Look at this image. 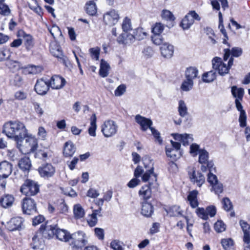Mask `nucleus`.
<instances>
[{
	"instance_id": "338daca9",
	"label": "nucleus",
	"mask_w": 250,
	"mask_h": 250,
	"mask_svg": "<svg viewBox=\"0 0 250 250\" xmlns=\"http://www.w3.org/2000/svg\"><path fill=\"white\" fill-rule=\"evenodd\" d=\"M6 65L10 69H18L21 66L20 63L18 61H13L11 60H8L7 61Z\"/></svg>"
},
{
	"instance_id": "ea45409f",
	"label": "nucleus",
	"mask_w": 250,
	"mask_h": 250,
	"mask_svg": "<svg viewBox=\"0 0 250 250\" xmlns=\"http://www.w3.org/2000/svg\"><path fill=\"white\" fill-rule=\"evenodd\" d=\"M231 91L233 96L236 98L235 100H242L244 94L243 88H238L236 86H233L231 87Z\"/></svg>"
},
{
	"instance_id": "473e14b6",
	"label": "nucleus",
	"mask_w": 250,
	"mask_h": 250,
	"mask_svg": "<svg viewBox=\"0 0 250 250\" xmlns=\"http://www.w3.org/2000/svg\"><path fill=\"white\" fill-rule=\"evenodd\" d=\"M18 165L23 171L28 172L31 167V163L28 157H24L19 161Z\"/></svg>"
},
{
	"instance_id": "c9c22d12",
	"label": "nucleus",
	"mask_w": 250,
	"mask_h": 250,
	"mask_svg": "<svg viewBox=\"0 0 250 250\" xmlns=\"http://www.w3.org/2000/svg\"><path fill=\"white\" fill-rule=\"evenodd\" d=\"M96 116L95 114H92L90 118V125L88 128V134L90 136L95 137L96 136V130L97 129Z\"/></svg>"
},
{
	"instance_id": "de8ad7c7",
	"label": "nucleus",
	"mask_w": 250,
	"mask_h": 250,
	"mask_svg": "<svg viewBox=\"0 0 250 250\" xmlns=\"http://www.w3.org/2000/svg\"><path fill=\"white\" fill-rule=\"evenodd\" d=\"M221 243L225 250H231L234 245L233 240L229 238L222 239Z\"/></svg>"
},
{
	"instance_id": "37998d69",
	"label": "nucleus",
	"mask_w": 250,
	"mask_h": 250,
	"mask_svg": "<svg viewBox=\"0 0 250 250\" xmlns=\"http://www.w3.org/2000/svg\"><path fill=\"white\" fill-rule=\"evenodd\" d=\"M42 236L40 231H37L32 238V242L31 245L33 249H39L41 246L42 240L40 237Z\"/></svg>"
},
{
	"instance_id": "6e6552de",
	"label": "nucleus",
	"mask_w": 250,
	"mask_h": 250,
	"mask_svg": "<svg viewBox=\"0 0 250 250\" xmlns=\"http://www.w3.org/2000/svg\"><path fill=\"white\" fill-rule=\"evenodd\" d=\"M200 20L201 17L195 11H190L182 20L180 26L184 30H187L194 24L195 21Z\"/></svg>"
},
{
	"instance_id": "c03bdc74",
	"label": "nucleus",
	"mask_w": 250,
	"mask_h": 250,
	"mask_svg": "<svg viewBox=\"0 0 250 250\" xmlns=\"http://www.w3.org/2000/svg\"><path fill=\"white\" fill-rule=\"evenodd\" d=\"M168 213L170 216H183L184 217L185 216L183 214V211L178 206H173L171 207L169 209Z\"/></svg>"
},
{
	"instance_id": "69168bd1",
	"label": "nucleus",
	"mask_w": 250,
	"mask_h": 250,
	"mask_svg": "<svg viewBox=\"0 0 250 250\" xmlns=\"http://www.w3.org/2000/svg\"><path fill=\"white\" fill-rule=\"evenodd\" d=\"M11 56V52L7 49L0 50V62L9 59Z\"/></svg>"
},
{
	"instance_id": "9d476101",
	"label": "nucleus",
	"mask_w": 250,
	"mask_h": 250,
	"mask_svg": "<svg viewBox=\"0 0 250 250\" xmlns=\"http://www.w3.org/2000/svg\"><path fill=\"white\" fill-rule=\"evenodd\" d=\"M23 213L27 215H33L37 212L36 203L30 198H24L22 202Z\"/></svg>"
},
{
	"instance_id": "864d4df0",
	"label": "nucleus",
	"mask_w": 250,
	"mask_h": 250,
	"mask_svg": "<svg viewBox=\"0 0 250 250\" xmlns=\"http://www.w3.org/2000/svg\"><path fill=\"white\" fill-rule=\"evenodd\" d=\"M193 85V80L186 79L185 81H183L181 86V88L184 91H188L192 88Z\"/></svg>"
},
{
	"instance_id": "5fc2aeb1",
	"label": "nucleus",
	"mask_w": 250,
	"mask_h": 250,
	"mask_svg": "<svg viewBox=\"0 0 250 250\" xmlns=\"http://www.w3.org/2000/svg\"><path fill=\"white\" fill-rule=\"evenodd\" d=\"M202 149L200 148L199 145L196 143H193L190 146L189 153L192 156H196Z\"/></svg>"
},
{
	"instance_id": "603ef678",
	"label": "nucleus",
	"mask_w": 250,
	"mask_h": 250,
	"mask_svg": "<svg viewBox=\"0 0 250 250\" xmlns=\"http://www.w3.org/2000/svg\"><path fill=\"white\" fill-rule=\"evenodd\" d=\"M101 49L99 47L91 48L89 49V52L90 57L92 60L98 61L99 59V56Z\"/></svg>"
},
{
	"instance_id": "5701e85b",
	"label": "nucleus",
	"mask_w": 250,
	"mask_h": 250,
	"mask_svg": "<svg viewBox=\"0 0 250 250\" xmlns=\"http://www.w3.org/2000/svg\"><path fill=\"white\" fill-rule=\"evenodd\" d=\"M239 224L244 233L243 241L245 243H250V225L247 222L240 220Z\"/></svg>"
},
{
	"instance_id": "c756f323",
	"label": "nucleus",
	"mask_w": 250,
	"mask_h": 250,
	"mask_svg": "<svg viewBox=\"0 0 250 250\" xmlns=\"http://www.w3.org/2000/svg\"><path fill=\"white\" fill-rule=\"evenodd\" d=\"M52 151L47 147L39 149L36 153V157L45 161L51 157Z\"/></svg>"
},
{
	"instance_id": "e433bc0d",
	"label": "nucleus",
	"mask_w": 250,
	"mask_h": 250,
	"mask_svg": "<svg viewBox=\"0 0 250 250\" xmlns=\"http://www.w3.org/2000/svg\"><path fill=\"white\" fill-rule=\"evenodd\" d=\"M132 36L134 37V42L135 40L141 41L144 39L147 36V33L142 28H137L133 31Z\"/></svg>"
},
{
	"instance_id": "13d9d810",
	"label": "nucleus",
	"mask_w": 250,
	"mask_h": 250,
	"mask_svg": "<svg viewBox=\"0 0 250 250\" xmlns=\"http://www.w3.org/2000/svg\"><path fill=\"white\" fill-rule=\"evenodd\" d=\"M214 229L217 232H222L226 230V226L222 221H217L214 226Z\"/></svg>"
},
{
	"instance_id": "f704fd0d",
	"label": "nucleus",
	"mask_w": 250,
	"mask_h": 250,
	"mask_svg": "<svg viewBox=\"0 0 250 250\" xmlns=\"http://www.w3.org/2000/svg\"><path fill=\"white\" fill-rule=\"evenodd\" d=\"M110 68L109 64L104 60L102 59L100 63V68L99 70V75L102 77H107L109 74V71Z\"/></svg>"
},
{
	"instance_id": "4be33fe9",
	"label": "nucleus",
	"mask_w": 250,
	"mask_h": 250,
	"mask_svg": "<svg viewBox=\"0 0 250 250\" xmlns=\"http://www.w3.org/2000/svg\"><path fill=\"white\" fill-rule=\"evenodd\" d=\"M12 171V165L7 161L0 163V177L3 178L8 177Z\"/></svg>"
},
{
	"instance_id": "2f4dec72",
	"label": "nucleus",
	"mask_w": 250,
	"mask_h": 250,
	"mask_svg": "<svg viewBox=\"0 0 250 250\" xmlns=\"http://www.w3.org/2000/svg\"><path fill=\"white\" fill-rule=\"evenodd\" d=\"M153 213V207L151 204L145 202L142 203L141 213L146 217H149Z\"/></svg>"
},
{
	"instance_id": "0eeeda50",
	"label": "nucleus",
	"mask_w": 250,
	"mask_h": 250,
	"mask_svg": "<svg viewBox=\"0 0 250 250\" xmlns=\"http://www.w3.org/2000/svg\"><path fill=\"white\" fill-rule=\"evenodd\" d=\"M118 129L116 123L113 120L105 121L101 126V131L105 137L109 138L115 135Z\"/></svg>"
},
{
	"instance_id": "1a4fd4ad",
	"label": "nucleus",
	"mask_w": 250,
	"mask_h": 250,
	"mask_svg": "<svg viewBox=\"0 0 250 250\" xmlns=\"http://www.w3.org/2000/svg\"><path fill=\"white\" fill-rule=\"evenodd\" d=\"M198 162L202 164L201 170L203 172H205L208 169L210 170L213 167V163L211 161H208L209 154L208 152L205 149L200 151L199 153Z\"/></svg>"
},
{
	"instance_id": "09e8293b",
	"label": "nucleus",
	"mask_w": 250,
	"mask_h": 250,
	"mask_svg": "<svg viewBox=\"0 0 250 250\" xmlns=\"http://www.w3.org/2000/svg\"><path fill=\"white\" fill-rule=\"evenodd\" d=\"M216 77V73L214 71H210L204 73L203 75V81L204 82L210 83L214 81Z\"/></svg>"
},
{
	"instance_id": "aec40b11",
	"label": "nucleus",
	"mask_w": 250,
	"mask_h": 250,
	"mask_svg": "<svg viewBox=\"0 0 250 250\" xmlns=\"http://www.w3.org/2000/svg\"><path fill=\"white\" fill-rule=\"evenodd\" d=\"M172 136L175 140L180 142L183 146H188L193 141L192 134L176 133Z\"/></svg>"
},
{
	"instance_id": "ddd939ff",
	"label": "nucleus",
	"mask_w": 250,
	"mask_h": 250,
	"mask_svg": "<svg viewBox=\"0 0 250 250\" xmlns=\"http://www.w3.org/2000/svg\"><path fill=\"white\" fill-rule=\"evenodd\" d=\"M104 22L110 26L115 25L119 19V15L115 10H111L105 13L103 17Z\"/></svg>"
},
{
	"instance_id": "9b49d317",
	"label": "nucleus",
	"mask_w": 250,
	"mask_h": 250,
	"mask_svg": "<svg viewBox=\"0 0 250 250\" xmlns=\"http://www.w3.org/2000/svg\"><path fill=\"white\" fill-rule=\"evenodd\" d=\"M50 53L58 59L59 62L65 66L67 65L68 59L62 52L61 47L56 43H53L50 46Z\"/></svg>"
},
{
	"instance_id": "7ed1b4c3",
	"label": "nucleus",
	"mask_w": 250,
	"mask_h": 250,
	"mask_svg": "<svg viewBox=\"0 0 250 250\" xmlns=\"http://www.w3.org/2000/svg\"><path fill=\"white\" fill-rule=\"evenodd\" d=\"M70 245L72 250H82L87 243V240L85 234L82 231H79L71 235Z\"/></svg>"
},
{
	"instance_id": "f3484780",
	"label": "nucleus",
	"mask_w": 250,
	"mask_h": 250,
	"mask_svg": "<svg viewBox=\"0 0 250 250\" xmlns=\"http://www.w3.org/2000/svg\"><path fill=\"white\" fill-rule=\"evenodd\" d=\"M65 79L62 77L54 75L51 77L48 83L52 89H59L62 88L65 85Z\"/></svg>"
},
{
	"instance_id": "39448f33",
	"label": "nucleus",
	"mask_w": 250,
	"mask_h": 250,
	"mask_svg": "<svg viewBox=\"0 0 250 250\" xmlns=\"http://www.w3.org/2000/svg\"><path fill=\"white\" fill-rule=\"evenodd\" d=\"M21 145L19 146L18 144L17 147L20 151L23 154H28L31 152H34L38 147V141L33 137L29 136L25 139L24 145Z\"/></svg>"
},
{
	"instance_id": "6e6d98bb",
	"label": "nucleus",
	"mask_w": 250,
	"mask_h": 250,
	"mask_svg": "<svg viewBox=\"0 0 250 250\" xmlns=\"http://www.w3.org/2000/svg\"><path fill=\"white\" fill-rule=\"evenodd\" d=\"M42 70V68L40 66L34 65H29L27 67V71L29 74H37L40 73Z\"/></svg>"
},
{
	"instance_id": "412c9836",
	"label": "nucleus",
	"mask_w": 250,
	"mask_h": 250,
	"mask_svg": "<svg viewBox=\"0 0 250 250\" xmlns=\"http://www.w3.org/2000/svg\"><path fill=\"white\" fill-rule=\"evenodd\" d=\"M189 178L192 182L196 184L200 187L205 182L204 176L199 171L193 170L191 174H189Z\"/></svg>"
},
{
	"instance_id": "a19ab883",
	"label": "nucleus",
	"mask_w": 250,
	"mask_h": 250,
	"mask_svg": "<svg viewBox=\"0 0 250 250\" xmlns=\"http://www.w3.org/2000/svg\"><path fill=\"white\" fill-rule=\"evenodd\" d=\"M166 154L167 157L173 160H176L181 156L180 151L172 148H166Z\"/></svg>"
},
{
	"instance_id": "e2e57ef3",
	"label": "nucleus",
	"mask_w": 250,
	"mask_h": 250,
	"mask_svg": "<svg viewBox=\"0 0 250 250\" xmlns=\"http://www.w3.org/2000/svg\"><path fill=\"white\" fill-rule=\"evenodd\" d=\"M126 87L125 84H122L119 85L114 91L115 96L120 97L123 95L126 91Z\"/></svg>"
},
{
	"instance_id": "58836bf2",
	"label": "nucleus",
	"mask_w": 250,
	"mask_h": 250,
	"mask_svg": "<svg viewBox=\"0 0 250 250\" xmlns=\"http://www.w3.org/2000/svg\"><path fill=\"white\" fill-rule=\"evenodd\" d=\"M198 71L197 69L194 67H189L187 68L185 72L186 78L188 80H194L197 77Z\"/></svg>"
},
{
	"instance_id": "0e129e2a",
	"label": "nucleus",
	"mask_w": 250,
	"mask_h": 250,
	"mask_svg": "<svg viewBox=\"0 0 250 250\" xmlns=\"http://www.w3.org/2000/svg\"><path fill=\"white\" fill-rule=\"evenodd\" d=\"M164 26L161 23H156L152 29L154 34L160 35L163 31Z\"/></svg>"
},
{
	"instance_id": "7c9ffc66",
	"label": "nucleus",
	"mask_w": 250,
	"mask_h": 250,
	"mask_svg": "<svg viewBox=\"0 0 250 250\" xmlns=\"http://www.w3.org/2000/svg\"><path fill=\"white\" fill-rule=\"evenodd\" d=\"M149 185H145L141 187L139 191V196L144 200L149 199L151 196V189Z\"/></svg>"
},
{
	"instance_id": "c85d7f7f",
	"label": "nucleus",
	"mask_w": 250,
	"mask_h": 250,
	"mask_svg": "<svg viewBox=\"0 0 250 250\" xmlns=\"http://www.w3.org/2000/svg\"><path fill=\"white\" fill-rule=\"evenodd\" d=\"M198 194V191L196 190H193L189 192L187 197V200L188 204L193 208H196L199 206V202L197 199Z\"/></svg>"
},
{
	"instance_id": "a878e982",
	"label": "nucleus",
	"mask_w": 250,
	"mask_h": 250,
	"mask_svg": "<svg viewBox=\"0 0 250 250\" xmlns=\"http://www.w3.org/2000/svg\"><path fill=\"white\" fill-rule=\"evenodd\" d=\"M76 148L73 143L69 141L66 142L63 146V154L65 157H72L76 152Z\"/></svg>"
},
{
	"instance_id": "2eb2a0df",
	"label": "nucleus",
	"mask_w": 250,
	"mask_h": 250,
	"mask_svg": "<svg viewBox=\"0 0 250 250\" xmlns=\"http://www.w3.org/2000/svg\"><path fill=\"white\" fill-rule=\"evenodd\" d=\"M136 122L141 126V129L143 131H146L147 129H150L153 124L151 119L146 118L139 114L136 115L135 117Z\"/></svg>"
},
{
	"instance_id": "4d7b16f0",
	"label": "nucleus",
	"mask_w": 250,
	"mask_h": 250,
	"mask_svg": "<svg viewBox=\"0 0 250 250\" xmlns=\"http://www.w3.org/2000/svg\"><path fill=\"white\" fill-rule=\"evenodd\" d=\"M110 246L111 249L113 250H124V247H123V243L118 240H114L110 243Z\"/></svg>"
},
{
	"instance_id": "a18cd8bd",
	"label": "nucleus",
	"mask_w": 250,
	"mask_h": 250,
	"mask_svg": "<svg viewBox=\"0 0 250 250\" xmlns=\"http://www.w3.org/2000/svg\"><path fill=\"white\" fill-rule=\"evenodd\" d=\"M28 7L38 15L41 16L42 14V8L38 5L36 0H32V2L28 3Z\"/></svg>"
},
{
	"instance_id": "774afa93",
	"label": "nucleus",
	"mask_w": 250,
	"mask_h": 250,
	"mask_svg": "<svg viewBox=\"0 0 250 250\" xmlns=\"http://www.w3.org/2000/svg\"><path fill=\"white\" fill-rule=\"evenodd\" d=\"M212 186L211 191H213L216 194H219L223 191V185L221 183L217 182Z\"/></svg>"
},
{
	"instance_id": "052dcab7",
	"label": "nucleus",
	"mask_w": 250,
	"mask_h": 250,
	"mask_svg": "<svg viewBox=\"0 0 250 250\" xmlns=\"http://www.w3.org/2000/svg\"><path fill=\"white\" fill-rule=\"evenodd\" d=\"M196 213L198 217L204 220H207L208 219L206 209H205L203 208H198L196 209Z\"/></svg>"
},
{
	"instance_id": "cd10ccee",
	"label": "nucleus",
	"mask_w": 250,
	"mask_h": 250,
	"mask_svg": "<svg viewBox=\"0 0 250 250\" xmlns=\"http://www.w3.org/2000/svg\"><path fill=\"white\" fill-rule=\"evenodd\" d=\"M162 55L166 58H170L174 53V47L168 43H163L160 47Z\"/></svg>"
},
{
	"instance_id": "20e7f679",
	"label": "nucleus",
	"mask_w": 250,
	"mask_h": 250,
	"mask_svg": "<svg viewBox=\"0 0 250 250\" xmlns=\"http://www.w3.org/2000/svg\"><path fill=\"white\" fill-rule=\"evenodd\" d=\"M143 163L145 168H149L146 170L142 177V181L144 182L149 181V186L157 182V175L154 172V167L151 161L148 158L143 159Z\"/></svg>"
},
{
	"instance_id": "bb28decb",
	"label": "nucleus",
	"mask_w": 250,
	"mask_h": 250,
	"mask_svg": "<svg viewBox=\"0 0 250 250\" xmlns=\"http://www.w3.org/2000/svg\"><path fill=\"white\" fill-rule=\"evenodd\" d=\"M71 235L67 230L56 228L55 235L59 240L64 242H70Z\"/></svg>"
},
{
	"instance_id": "79ce46f5",
	"label": "nucleus",
	"mask_w": 250,
	"mask_h": 250,
	"mask_svg": "<svg viewBox=\"0 0 250 250\" xmlns=\"http://www.w3.org/2000/svg\"><path fill=\"white\" fill-rule=\"evenodd\" d=\"M178 111L179 115L182 117H185L188 114V107L185 102L182 100L179 101Z\"/></svg>"
},
{
	"instance_id": "f8f14e48",
	"label": "nucleus",
	"mask_w": 250,
	"mask_h": 250,
	"mask_svg": "<svg viewBox=\"0 0 250 250\" xmlns=\"http://www.w3.org/2000/svg\"><path fill=\"white\" fill-rule=\"evenodd\" d=\"M38 171L42 177L48 178L54 176L56 172V168L50 163L42 165L38 168Z\"/></svg>"
},
{
	"instance_id": "f03ea898",
	"label": "nucleus",
	"mask_w": 250,
	"mask_h": 250,
	"mask_svg": "<svg viewBox=\"0 0 250 250\" xmlns=\"http://www.w3.org/2000/svg\"><path fill=\"white\" fill-rule=\"evenodd\" d=\"M233 58L230 57L227 64L221 58L215 57L212 60V68L221 76H224L229 72L233 63Z\"/></svg>"
},
{
	"instance_id": "680f3d73",
	"label": "nucleus",
	"mask_w": 250,
	"mask_h": 250,
	"mask_svg": "<svg viewBox=\"0 0 250 250\" xmlns=\"http://www.w3.org/2000/svg\"><path fill=\"white\" fill-rule=\"evenodd\" d=\"M10 13V9L8 5L4 3H0V14L2 16H8Z\"/></svg>"
},
{
	"instance_id": "393cba45",
	"label": "nucleus",
	"mask_w": 250,
	"mask_h": 250,
	"mask_svg": "<svg viewBox=\"0 0 250 250\" xmlns=\"http://www.w3.org/2000/svg\"><path fill=\"white\" fill-rule=\"evenodd\" d=\"M224 51V60L225 62L229 59L230 54L232 58L238 57L242 55L243 52L242 48L238 47H233L231 50L229 48L225 49Z\"/></svg>"
},
{
	"instance_id": "b1692460",
	"label": "nucleus",
	"mask_w": 250,
	"mask_h": 250,
	"mask_svg": "<svg viewBox=\"0 0 250 250\" xmlns=\"http://www.w3.org/2000/svg\"><path fill=\"white\" fill-rule=\"evenodd\" d=\"M117 42L120 44H130L134 42V37L131 34L124 32L117 37Z\"/></svg>"
},
{
	"instance_id": "f257e3e1",
	"label": "nucleus",
	"mask_w": 250,
	"mask_h": 250,
	"mask_svg": "<svg viewBox=\"0 0 250 250\" xmlns=\"http://www.w3.org/2000/svg\"><path fill=\"white\" fill-rule=\"evenodd\" d=\"M3 132L8 138H13L19 146L22 143L27 134L24 125L19 121L6 123L4 125Z\"/></svg>"
},
{
	"instance_id": "49530a36",
	"label": "nucleus",
	"mask_w": 250,
	"mask_h": 250,
	"mask_svg": "<svg viewBox=\"0 0 250 250\" xmlns=\"http://www.w3.org/2000/svg\"><path fill=\"white\" fill-rule=\"evenodd\" d=\"M85 10L89 15L93 16L97 13V8L95 3L92 1H89L86 4Z\"/></svg>"
},
{
	"instance_id": "72a5a7b5",
	"label": "nucleus",
	"mask_w": 250,
	"mask_h": 250,
	"mask_svg": "<svg viewBox=\"0 0 250 250\" xmlns=\"http://www.w3.org/2000/svg\"><path fill=\"white\" fill-rule=\"evenodd\" d=\"M14 201V198L11 195H5L0 200V204L4 208H9L12 206Z\"/></svg>"
},
{
	"instance_id": "a211bd4d",
	"label": "nucleus",
	"mask_w": 250,
	"mask_h": 250,
	"mask_svg": "<svg viewBox=\"0 0 250 250\" xmlns=\"http://www.w3.org/2000/svg\"><path fill=\"white\" fill-rule=\"evenodd\" d=\"M23 222V219L20 217H16L12 218L7 223L6 227L10 231H14L21 228Z\"/></svg>"
},
{
	"instance_id": "4468645a",
	"label": "nucleus",
	"mask_w": 250,
	"mask_h": 250,
	"mask_svg": "<svg viewBox=\"0 0 250 250\" xmlns=\"http://www.w3.org/2000/svg\"><path fill=\"white\" fill-rule=\"evenodd\" d=\"M17 36L23 39L24 45L27 51H30L33 48L34 46V41L32 36L26 33L22 30L18 32Z\"/></svg>"
},
{
	"instance_id": "bf43d9fd",
	"label": "nucleus",
	"mask_w": 250,
	"mask_h": 250,
	"mask_svg": "<svg viewBox=\"0 0 250 250\" xmlns=\"http://www.w3.org/2000/svg\"><path fill=\"white\" fill-rule=\"evenodd\" d=\"M161 16L162 18L166 21H173L175 20L174 15L167 10H163Z\"/></svg>"
},
{
	"instance_id": "6ab92c4d",
	"label": "nucleus",
	"mask_w": 250,
	"mask_h": 250,
	"mask_svg": "<svg viewBox=\"0 0 250 250\" xmlns=\"http://www.w3.org/2000/svg\"><path fill=\"white\" fill-rule=\"evenodd\" d=\"M56 226L41 225L39 231L42 236L45 238H50L55 235Z\"/></svg>"
},
{
	"instance_id": "423d86ee",
	"label": "nucleus",
	"mask_w": 250,
	"mask_h": 250,
	"mask_svg": "<svg viewBox=\"0 0 250 250\" xmlns=\"http://www.w3.org/2000/svg\"><path fill=\"white\" fill-rule=\"evenodd\" d=\"M20 191L26 196H34L39 192V187L35 182L28 179L21 186Z\"/></svg>"
},
{
	"instance_id": "3c124183",
	"label": "nucleus",
	"mask_w": 250,
	"mask_h": 250,
	"mask_svg": "<svg viewBox=\"0 0 250 250\" xmlns=\"http://www.w3.org/2000/svg\"><path fill=\"white\" fill-rule=\"evenodd\" d=\"M122 28L123 32H128L132 30L131 20L127 17H125L122 22Z\"/></svg>"
},
{
	"instance_id": "dca6fc26",
	"label": "nucleus",
	"mask_w": 250,
	"mask_h": 250,
	"mask_svg": "<svg viewBox=\"0 0 250 250\" xmlns=\"http://www.w3.org/2000/svg\"><path fill=\"white\" fill-rule=\"evenodd\" d=\"M49 83L43 79L38 80L34 87L35 90L39 95L45 94L49 89Z\"/></svg>"
},
{
	"instance_id": "8fccbe9b",
	"label": "nucleus",
	"mask_w": 250,
	"mask_h": 250,
	"mask_svg": "<svg viewBox=\"0 0 250 250\" xmlns=\"http://www.w3.org/2000/svg\"><path fill=\"white\" fill-rule=\"evenodd\" d=\"M48 30L54 39L62 35L60 28L56 25H53L50 28L48 27Z\"/></svg>"
},
{
	"instance_id": "4c0bfd02",
	"label": "nucleus",
	"mask_w": 250,
	"mask_h": 250,
	"mask_svg": "<svg viewBox=\"0 0 250 250\" xmlns=\"http://www.w3.org/2000/svg\"><path fill=\"white\" fill-rule=\"evenodd\" d=\"M73 213L75 218L80 219L84 217L85 211L82 206L77 204L73 206Z\"/></svg>"
}]
</instances>
